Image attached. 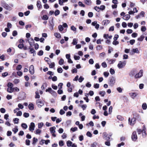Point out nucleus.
Instances as JSON below:
<instances>
[{
  "instance_id": "nucleus-1",
  "label": "nucleus",
  "mask_w": 147,
  "mask_h": 147,
  "mask_svg": "<svg viewBox=\"0 0 147 147\" xmlns=\"http://www.w3.org/2000/svg\"><path fill=\"white\" fill-rule=\"evenodd\" d=\"M126 62V61H120L117 65L118 68L119 69L123 68L125 65Z\"/></svg>"
},
{
  "instance_id": "nucleus-2",
  "label": "nucleus",
  "mask_w": 147,
  "mask_h": 147,
  "mask_svg": "<svg viewBox=\"0 0 147 147\" xmlns=\"http://www.w3.org/2000/svg\"><path fill=\"white\" fill-rule=\"evenodd\" d=\"M116 82V78L114 77H111L109 80V84L110 86H113Z\"/></svg>"
},
{
  "instance_id": "nucleus-3",
  "label": "nucleus",
  "mask_w": 147,
  "mask_h": 147,
  "mask_svg": "<svg viewBox=\"0 0 147 147\" xmlns=\"http://www.w3.org/2000/svg\"><path fill=\"white\" fill-rule=\"evenodd\" d=\"M56 128L55 126L51 127L49 129V130L51 133L52 134L53 136L54 137H55L56 136V135L55 134L56 132Z\"/></svg>"
},
{
  "instance_id": "nucleus-4",
  "label": "nucleus",
  "mask_w": 147,
  "mask_h": 147,
  "mask_svg": "<svg viewBox=\"0 0 147 147\" xmlns=\"http://www.w3.org/2000/svg\"><path fill=\"white\" fill-rule=\"evenodd\" d=\"M36 103L38 106L39 108H41L44 105V102L40 100H38L36 101Z\"/></svg>"
},
{
  "instance_id": "nucleus-5",
  "label": "nucleus",
  "mask_w": 147,
  "mask_h": 147,
  "mask_svg": "<svg viewBox=\"0 0 147 147\" xmlns=\"http://www.w3.org/2000/svg\"><path fill=\"white\" fill-rule=\"evenodd\" d=\"M137 139V136L136 131H134L131 136V139L134 141H136Z\"/></svg>"
},
{
  "instance_id": "nucleus-6",
  "label": "nucleus",
  "mask_w": 147,
  "mask_h": 147,
  "mask_svg": "<svg viewBox=\"0 0 147 147\" xmlns=\"http://www.w3.org/2000/svg\"><path fill=\"white\" fill-rule=\"evenodd\" d=\"M129 124L131 125H133L136 123V119L133 117L131 119V120L130 121V118L128 119Z\"/></svg>"
},
{
  "instance_id": "nucleus-7",
  "label": "nucleus",
  "mask_w": 147,
  "mask_h": 147,
  "mask_svg": "<svg viewBox=\"0 0 147 147\" xmlns=\"http://www.w3.org/2000/svg\"><path fill=\"white\" fill-rule=\"evenodd\" d=\"M143 71L142 70H140L139 72L136 74L135 76V78H140L143 76Z\"/></svg>"
},
{
  "instance_id": "nucleus-8",
  "label": "nucleus",
  "mask_w": 147,
  "mask_h": 147,
  "mask_svg": "<svg viewBox=\"0 0 147 147\" xmlns=\"http://www.w3.org/2000/svg\"><path fill=\"white\" fill-rule=\"evenodd\" d=\"M35 127L34 123L33 122L30 123V126H29V130L31 132H33L34 129Z\"/></svg>"
},
{
  "instance_id": "nucleus-9",
  "label": "nucleus",
  "mask_w": 147,
  "mask_h": 147,
  "mask_svg": "<svg viewBox=\"0 0 147 147\" xmlns=\"http://www.w3.org/2000/svg\"><path fill=\"white\" fill-rule=\"evenodd\" d=\"M29 71L30 74L32 75L34 73V66L32 65L30 66L29 69Z\"/></svg>"
},
{
  "instance_id": "nucleus-10",
  "label": "nucleus",
  "mask_w": 147,
  "mask_h": 147,
  "mask_svg": "<svg viewBox=\"0 0 147 147\" xmlns=\"http://www.w3.org/2000/svg\"><path fill=\"white\" fill-rule=\"evenodd\" d=\"M107 134L106 132H104L102 134V137L103 138L107 141H108L110 139L109 137H107Z\"/></svg>"
},
{
  "instance_id": "nucleus-11",
  "label": "nucleus",
  "mask_w": 147,
  "mask_h": 147,
  "mask_svg": "<svg viewBox=\"0 0 147 147\" xmlns=\"http://www.w3.org/2000/svg\"><path fill=\"white\" fill-rule=\"evenodd\" d=\"M146 128L145 125L142 126V134L143 137H145L146 134Z\"/></svg>"
},
{
  "instance_id": "nucleus-12",
  "label": "nucleus",
  "mask_w": 147,
  "mask_h": 147,
  "mask_svg": "<svg viewBox=\"0 0 147 147\" xmlns=\"http://www.w3.org/2000/svg\"><path fill=\"white\" fill-rule=\"evenodd\" d=\"M3 6L6 9L10 10L11 9V7L7 3H4L3 4Z\"/></svg>"
},
{
  "instance_id": "nucleus-13",
  "label": "nucleus",
  "mask_w": 147,
  "mask_h": 147,
  "mask_svg": "<svg viewBox=\"0 0 147 147\" xmlns=\"http://www.w3.org/2000/svg\"><path fill=\"white\" fill-rule=\"evenodd\" d=\"M129 94L130 96L133 99H134L137 95V94L135 92L130 93H129Z\"/></svg>"
},
{
  "instance_id": "nucleus-14",
  "label": "nucleus",
  "mask_w": 147,
  "mask_h": 147,
  "mask_svg": "<svg viewBox=\"0 0 147 147\" xmlns=\"http://www.w3.org/2000/svg\"><path fill=\"white\" fill-rule=\"evenodd\" d=\"M36 5L38 9H41L42 7L41 2L40 1H38L37 2Z\"/></svg>"
},
{
  "instance_id": "nucleus-15",
  "label": "nucleus",
  "mask_w": 147,
  "mask_h": 147,
  "mask_svg": "<svg viewBox=\"0 0 147 147\" xmlns=\"http://www.w3.org/2000/svg\"><path fill=\"white\" fill-rule=\"evenodd\" d=\"M130 17V16L129 14L126 15L124 16L123 18L125 20H128Z\"/></svg>"
},
{
  "instance_id": "nucleus-16",
  "label": "nucleus",
  "mask_w": 147,
  "mask_h": 147,
  "mask_svg": "<svg viewBox=\"0 0 147 147\" xmlns=\"http://www.w3.org/2000/svg\"><path fill=\"white\" fill-rule=\"evenodd\" d=\"M84 3L87 5H90L91 4V0H84Z\"/></svg>"
},
{
  "instance_id": "nucleus-17",
  "label": "nucleus",
  "mask_w": 147,
  "mask_h": 147,
  "mask_svg": "<svg viewBox=\"0 0 147 147\" xmlns=\"http://www.w3.org/2000/svg\"><path fill=\"white\" fill-rule=\"evenodd\" d=\"M34 40L33 38H30L29 39V40L28 41V42L29 43L30 45L31 46L34 43Z\"/></svg>"
},
{
  "instance_id": "nucleus-18",
  "label": "nucleus",
  "mask_w": 147,
  "mask_h": 147,
  "mask_svg": "<svg viewBox=\"0 0 147 147\" xmlns=\"http://www.w3.org/2000/svg\"><path fill=\"white\" fill-rule=\"evenodd\" d=\"M48 64L49 65V67L50 68H53L55 66V63L54 62L51 63V62H48Z\"/></svg>"
},
{
  "instance_id": "nucleus-19",
  "label": "nucleus",
  "mask_w": 147,
  "mask_h": 147,
  "mask_svg": "<svg viewBox=\"0 0 147 147\" xmlns=\"http://www.w3.org/2000/svg\"><path fill=\"white\" fill-rule=\"evenodd\" d=\"M54 36L55 37L58 38H60L61 37V36L60 34L58 32H55L54 33Z\"/></svg>"
},
{
  "instance_id": "nucleus-20",
  "label": "nucleus",
  "mask_w": 147,
  "mask_h": 147,
  "mask_svg": "<svg viewBox=\"0 0 147 147\" xmlns=\"http://www.w3.org/2000/svg\"><path fill=\"white\" fill-rule=\"evenodd\" d=\"M28 108L30 110H33L34 109V105L32 103H30L28 105Z\"/></svg>"
},
{
  "instance_id": "nucleus-21",
  "label": "nucleus",
  "mask_w": 147,
  "mask_h": 147,
  "mask_svg": "<svg viewBox=\"0 0 147 147\" xmlns=\"http://www.w3.org/2000/svg\"><path fill=\"white\" fill-rule=\"evenodd\" d=\"M7 91L9 92L12 93L13 91V88L12 87H8Z\"/></svg>"
},
{
  "instance_id": "nucleus-22",
  "label": "nucleus",
  "mask_w": 147,
  "mask_h": 147,
  "mask_svg": "<svg viewBox=\"0 0 147 147\" xmlns=\"http://www.w3.org/2000/svg\"><path fill=\"white\" fill-rule=\"evenodd\" d=\"M70 28L75 33H76L77 29L74 26H71L70 27Z\"/></svg>"
},
{
  "instance_id": "nucleus-23",
  "label": "nucleus",
  "mask_w": 147,
  "mask_h": 147,
  "mask_svg": "<svg viewBox=\"0 0 147 147\" xmlns=\"http://www.w3.org/2000/svg\"><path fill=\"white\" fill-rule=\"evenodd\" d=\"M109 21L108 20H106L103 21L102 22V24L104 25H107L109 24Z\"/></svg>"
},
{
  "instance_id": "nucleus-24",
  "label": "nucleus",
  "mask_w": 147,
  "mask_h": 147,
  "mask_svg": "<svg viewBox=\"0 0 147 147\" xmlns=\"http://www.w3.org/2000/svg\"><path fill=\"white\" fill-rule=\"evenodd\" d=\"M99 94L100 95L102 96H104L105 95V94L106 92L104 91H100L99 92Z\"/></svg>"
},
{
  "instance_id": "nucleus-25",
  "label": "nucleus",
  "mask_w": 147,
  "mask_h": 147,
  "mask_svg": "<svg viewBox=\"0 0 147 147\" xmlns=\"http://www.w3.org/2000/svg\"><path fill=\"white\" fill-rule=\"evenodd\" d=\"M144 38V36L143 35H141L139 38H138V40L139 41H142Z\"/></svg>"
},
{
  "instance_id": "nucleus-26",
  "label": "nucleus",
  "mask_w": 147,
  "mask_h": 147,
  "mask_svg": "<svg viewBox=\"0 0 147 147\" xmlns=\"http://www.w3.org/2000/svg\"><path fill=\"white\" fill-rule=\"evenodd\" d=\"M21 126L24 129H26L28 127L26 123H22Z\"/></svg>"
},
{
  "instance_id": "nucleus-27",
  "label": "nucleus",
  "mask_w": 147,
  "mask_h": 147,
  "mask_svg": "<svg viewBox=\"0 0 147 147\" xmlns=\"http://www.w3.org/2000/svg\"><path fill=\"white\" fill-rule=\"evenodd\" d=\"M142 107L143 109L146 110L147 108L146 104L145 103H143L142 105Z\"/></svg>"
},
{
  "instance_id": "nucleus-28",
  "label": "nucleus",
  "mask_w": 147,
  "mask_h": 147,
  "mask_svg": "<svg viewBox=\"0 0 147 147\" xmlns=\"http://www.w3.org/2000/svg\"><path fill=\"white\" fill-rule=\"evenodd\" d=\"M22 67L21 65H19L17 66L16 69L17 70L19 71L21 69Z\"/></svg>"
},
{
  "instance_id": "nucleus-29",
  "label": "nucleus",
  "mask_w": 147,
  "mask_h": 147,
  "mask_svg": "<svg viewBox=\"0 0 147 147\" xmlns=\"http://www.w3.org/2000/svg\"><path fill=\"white\" fill-rule=\"evenodd\" d=\"M72 142L69 140L67 142V146L68 147H70L71 146Z\"/></svg>"
},
{
  "instance_id": "nucleus-30",
  "label": "nucleus",
  "mask_w": 147,
  "mask_h": 147,
  "mask_svg": "<svg viewBox=\"0 0 147 147\" xmlns=\"http://www.w3.org/2000/svg\"><path fill=\"white\" fill-rule=\"evenodd\" d=\"M77 43V40L76 38H74L73 40V42H72V44L74 45H76Z\"/></svg>"
},
{
  "instance_id": "nucleus-31",
  "label": "nucleus",
  "mask_w": 147,
  "mask_h": 147,
  "mask_svg": "<svg viewBox=\"0 0 147 147\" xmlns=\"http://www.w3.org/2000/svg\"><path fill=\"white\" fill-rule=\"evenodd\" d=\"M36 95L35 98H39L40 97V96L39 94V93L38 92H35Z\"/></svg>"
},
{
  "instance_id": "nucleus-32",
  "label": "nucleus",
  "mask_w": 147,
  "mask_h": 147,
  "mask_svg": "<svg viewBox=\"0 0 147 147\" xmlns=\"http://www.w3.org/2000/svg\"><path fill=\"white\" fill-rule=\"evenodd\" d=\"M64 62V60L62 59H61L59 61V64L60 65H63V63Z\"/></svg>"
},
{
  "instance_id": "nucleus-33",
  "label": "nucleus",
  "mask_w": 147,
  "mask_h": 147,
  "mask_svg": "<svg viewBox=\"0 0 147 147\" xmlns=\"http://www.w3.org/2000/svg\"><path fill=\"white\" fill-rule=\"evenodd\" d=\"M63 69L61 67L58 68L57 69V71L59 73H62L63 72Z\"/></svg>"
},
{
  "instance_id": "nucleus-34",
  "label": "nucleus",
  "mask_w": 147,
  "mask_h": 147,
  "mask_svg": "<svg viewBox=\"0 0 147 147\" xmlns=\"http://www.w3.org/2000/svg\"><path fill=\"white\" fill-rule=\"evenodd\" d=\"M132 51L134 53H139V51L138 48L134 49H133L132 50Z\"/></svg>"
},
{
  "instance_id": "nucleus-35",
  "label": "nucleus",
  "mask_w": 147,
  "mask_h": 147,
  "mask_svg": "<svg viewBox=\"0 0 147 147\" xmlns=\"http://www.w3.org/2000/svg\"><path fill=\"white\" fill-rule=\"evenodd\" d=\"M96 49L97 50H100L102 49V47L101 45H98L97 46Z\"/></svg>"
},
{
  "instance_id": "nucleus-36",
  "label": "nucleus",
  "mask_w": 147,
  "mask_h": 147,
  "mask_svg": "<svg viewBox=\"0 0 147 147\" xmlns=\"http://www.w3.org/2000/svg\"><path fill=\"white\" fill-rule=\"evenodd\" d=\"M20 82V80L18 79H14L13 82L15 84H17L19 83Z\"/></svg>"
},
{
  "instance_id": "nucleus-37",
  "label": "nucleus",
  "mask_w": 147,
  "mask_h": 147,
  "mask_svg": "<svg viewBox=\"0 0 147 147\" xmlns=\"http://www.w3.org/2000/svg\"><path fill=\"white\" fill-rule=\"evenodd\" d=\"M29 49H30V51L31 53H34L35 52V51L33 49L29 48ZM33 56H34V54H33Z\"/></svg>"
},
{
  "instance_id": "nucleus-38",
  "label": "nucleus",
  "mask_w": 147,
  "mask_h": 147,
  "mask_svg": "<svg viewBox=\"0 0 147 147\" xmlns=\"http://www.w3.org/2000/svg\"><path fill=\"white\" fill-rule=\"evenodd\" d=\"M58 29L61 32L63 30V28L61 25H59L58 26Z\"/></svg>"
},
{
  "instance_id": "nucleus-39",
  "label": "nucleus",
  "mask_w": 147,
  "mask_h": 147,
  "mask_svg": "<svg viewBox=\"0 0 147 147\" xmlns=\"http://www.w3.org/2000/svg\"><path fill=\"white\" fill-rule=\"evenodd\" d=\"M109 71L110 73L112 75L114 74L115 73L114 70L111 68L110 69Z\"/></svg>"
},
{
  "instance_id": "nucleus-40",
  "label": "nucleus",
  "mask_w": 147,
  "mask_h": 147,
  "mask_svg": "<svg viewBox=\"0 0 147 147\" xmlns=\"http://www.w3.org/2000/svg\"><path fill=\"white\" fill-rule=\"evenodd\" d=\"M43 125V123L42 122L39 123L38 124V128H41Z\"/></svg>"
},
{
  "instance_id": "nucleus-41",
  "label": "nucleus",
  "mask_w": 147,
  "mask_h": 147,
  "mask_svg": "<svg viewBox=\"0 0 147 147\" xmlns=\"http://www.w3.org/2000/svg\"><path fill=\"white\" fill-rule=\"evenodd\" d=\"M94 87L96 89H98L99 87V84H96L94 85Z\"/></svg>"
},
{
  "instance_id": "nucleus-42",
  "label": "nucleus",
  "mask_w": 147,
  "mask_h": 147,
  "mask_svg": "<svg viewBox=\"0 0 147 147\" xmlns=\"http://www.w3.org/2000/svg\"><path fill=\"white\" fill-rule=\"evenodd\" d=\"M18 108H19V109H23L24 107V106L20 103H19L18 104Z\"/></svg>"
},
{
  "instance_id": "nucleus-43",
  "label": "nucleus",
  "mask_w": 147,
  "mask_h": 147,
  "mask_svg": "<svg viewBox=\"0 0 147 147\" xmlns=\"http://www.w3.org/2000/svg\"><path fill=\"white\" fill-rule=\"evenodd\" d=\"M42 19L43 20H47L48 19V17L47 15H45L43 16Z\"/></svg>"
},
{
  "instance_id": "nucleus-44",
  "label": "nucleus",
  "mask_w": 147,
  "mask_h": 147,
  "mask_svg": "<svg viewBox=\"0 0 147 147\" xmlns=\"http://www.w3.org/2000/svg\"><path fill=\"white\" fill-rule=\"evenodd\" d=\"M78 5L79 6H81V7H85V5L81 1H79V2Z\"/></svg>"
},
{
  "instance_id": "nucleus-45",
  "label": "nucleus",
  "mask_w": 147,
  "mask_h": 147,
  "mask_svg": "<svg viewBox=\"0 0 147 147\" xmlns=\"http://www.w3.org/2000/svg\"><path fill=\"white\" fill-rule=\"evenodd\" d=\"M17 74L18 76H21L22 75L23 73L22 71H18L17 72Z\"/></svg>"
},
{
  "instance_id": "nucleus-46",
  "label": "nucleus",
  "mask_w": 147,
  "mask_h": 147,
  "mask_svg": "<svg viewBox=\"0 0 147 147\" xmlns=\"http://www.w3.org/2000/svg\"><path fill=\"white\" fill-rule=\"evenodd\" d=\"M105 144L108 146H110V143L109 140L105 142Z\"/></svg>"
},
{
  "instance_id": "nucleus-47",
  "label": "nucleus",
  "mask_w": 147,
  "mask_h": 147,
  "mask_svg": "<svg viewBox=\"0 0 147 147\" xmlns=\"http://www.w3.org/2000/svg\"><path fill=\"white\" fill-rule=\"evenodd\" d=\"M78 129V128L77 127H72L71 128L70 130L73 132H74L76 131Z\"/></svg>"
},
{
  "instance_id": "nucleus-48",
  "label": "nucleus",
  "mask_w": 147,
  "mask_h": 147,
  "mask_svg": "<svg viewBox=\"0 0 147 147\" xmlns=\"http://www.w3.org/2000/svg\"><path fill=\"white\" fill-rule=\"evenodd\" d=\"M19 119L17 118H16L13 119V120L14 123H18Z\"/></svg>"
},
{
  "instance_id": "nucleus-49",
  "label": "nucleus",
  "mask_w": 147,
  "mask_h": 147,
  "mask_svg": "<svg viewBox=\"0 0 147 147\" xmlns=\"http://www.w3.org/2000/svg\"><path fill=\"white\" fill-rule=\"evenodd\" d=\"M84 80V78L82 76H80L78 79V81L80 82H81Z\"/></svg>"
},
{
  "instance_id": "nucleus-50",
  "label": "nucleus",
  "mask_w": 147,
  "mask_h": 147,
  "mask_svg": "<svg viewBox=\"0 0 147 147\" xmlns=\"http://www.w3.org/2000/svg\"><path fill=\"white\" fill-rule=\"evenodd\" d=\"M23 116L24 117L27 118L29 116V114L28 113H24L23 114Z\"/></svg>"
},
{
  "instance_id": "nucleus-51",
  "label": "nucleus",
  "mask_w": 147,
  "mask_h": 147,
  "mask_svg": "<svg viewBox=\"0 0 147 147\" xmlns=\"http://www.w3.org/2000/svg\"><path fill=\"white\" fill-rule=\"evenodd\" d=\"M86 135L89 137H91L92 135L91 132L89 131H88L86 133Z\"/></svg>"
},
{
  "instance_id": "nucleus-52",
  "label": "nucleus",
  "mask_w": 147,
  "mask_h": 147,
  "mask_svg": "<svg viewBox=\"0 0 147 147\" xmlns=\"http://www.w3.org/2000/svg\"><path fill=\"white\" fill-rule=\"evenodd\" d=\"M12 131L14 132L15 134H16L18 131V129L17 127H15L13 129Z\"/></svg>"
},
{
  "instance_id": "nucleus-53",
  "label": "nucleus",
  "mask_w": 147,
  "mask_h": 147,
  "mask_svg": "<svg viewBox=\"0 0 147 147\" xmlns=\"http://www.w3.org/2000/svg\"><path fill=\"white\" fill-rule=\"evenodd\" d=\"M109 73L108 72H104V76L106 77H108L109 75Z\"/></svg>"
},
{
  "instance_id": "nucleus-54",
  "label": "nucleus",
  "mask_w": 147,
  "mask_h": 147,
  "mask_svg": "<svg viewBox=\"0 0 147 147\" xmlns=\"http://www.w3.org/2000/svg\"><path fill=\"white\" fill-rule=\"evenodd\" d=\"M93 14L92 12H90L88 14V16L90 18L92 17L93 16Z\"/></svg>"
},
{
  "instance_id": "nucleus-55",
  "label": "nucleus",
  "mask_w": 147,
  "mask_h": 147,
  "mask_svg": "<svg viewBox=\"0 0 147 147\" xmlns=\"http://www.w3.org/2000/svg\"><path fill=\"white\" fill-rule=\"evenodd\" d=\"M24 45L23 44H20L18 46V47L20 49H22L24 47Z\"/></svg>"
},
{
  "instance_id": "nucleus-56",
  "label": "nucleus",
  "mask_w": 147,
  "mask_h": 147,
  "mask_svg": "<svg viewBox=\"0 0 147 147\" xmlns=\"http://www.w3.org/2000/svg\"><path fill=\"white\" fill-rule=\"evenodd\" d=\"M115 61V60L114 59H112L110 60L109 61V63L110 64H113L114 63Z\"/></svg>"
},
{
  "instance_id": "nucleus-57",
  "label": "nucleus",
  "mask_w": 147,
  "mask_h": 147,
  "mask_svg": "<svg viewBox=\"0 0 147 147\" xmlns=\"http://www.w3.org/2000/svg\"><path fill=\"white\" fill-rule=\"evenodd\" d=\"M22 113L21 111H19L17 113L16 115L17 116H21L22 115Z\"/></svg>"
},
{
  "instance_id": "nucleus-58",
  "label": "nucleus",
  "mask_w": 147,
  "mask_h": 147,
  "mask_svg": "<svg viewBox=\"0 0 147 147\" xmlns=\"http://www.w3.org/2000/svg\"><path fill=\"white\" fill-rule=\"evenodd\" d=\"M117 90L119 93H121L122 92V89L121 87L117 88Z\"/></svg>"
},
{
  "instance_id": "nucleus-59",
  "label": "nucleus",
  "mask_w": 147,
  "mask_h": 147,
  "mask_svg": "<svg viewBox=\"0 0 147 147\" xmlns=\"http://www.w3.org/2000/svg\"><path fill=\"white\" fill-rule=\"evenodd\" d=\"M87 107V106L86 105H83L81 106L82 108V109L83 110H85Z\"/></svg>"
},
{
  "instance_id": "nucleus-60",
  "label": "nucleus",
  "mask_w": 147,
  "mask_h": 147,
  "mask_svg": "<svg viewBox=\"0 0 147 147\" xmlns=\"http://www.w3.org/2000/svg\"><path fill=\"white\" fill-rule=\"evenodd\" d=\"M28 8L29 9L32 10L34 8L33 6L32 5H30L28 6Z\"/></svg>"
},
{
  "instance_id": "nucleus-61",
  "label": "nucleus",
  "mask_w": 147,
  "mask_h": 147,
  "mask_svg": "<svg viewBox=\"0 0 147 147\" xmlns=\"http://www.w3.org/2000/svg\"><path fill=\"white\" fill-rule=\"evenodd\" d=\"M126 32L127 34H129L132 33L133 32V31L131 29H128L127 30Z\"/></svg>"
},
{
  "instance_id": "nucleus-62",
  "label": "nucleus",
  "mask_w": 147,
  "mask_h": 147,
  "mask_svg": "<svg viewBox=\"0 0 147 147\" xmlns=\"http://www.w3.org/2000/svg\"><path fill=\"white\" fill-rule=\"evenodd\" d=\"M60 13V11L58 10H57L55 11V16L58 15Z\"/></svg>"
},
{
  "instance_id": "nucleus-63",
  "label": "nucleus",
  "mask_w": 147,
  "mask_h": 147,
  "mask_svg": "<svg viewBox=\"0 0 147 147\" xmlns=\"http://www.w3.org/2000/svg\"><path fill=\"white\" fill-rule=\"evenodd\" d=\"M138 34L136 33H133L131 34V36L135 38L137 36Z\"/></svg>"
},
{
  "instance_id": "nucleus-64",
  "label": "nucleus",
  "mask_w": 147,
  "mask_h": 147,
  "mask_svg": "<svg viewBox=\"0 0 147 147\" xmlns=\"http://www.w3.org/2000/svg\"><path fill=\"white\" fill-rule=\"evenodd\" d=\"M43 51L42 50H40L39 51L38 53V55L39 56H41L43 55Z\"/></svg>"
}]
</instances>
